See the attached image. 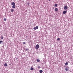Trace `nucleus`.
Wrapping results in <instances>:
<instances>
[{"mask_svg":"<svg viewBox=\"0 0 73 73\" xmlns=\"http://www.w3.org/2000/svg\"><path fill=\"white\" fill-rule=\"evenodd\" d=\"M39 46L38 44H37L35 46L36 49H38L39 48Z\"/></svg>","mask_w":73,"mask_h":73,"instance_id":"f257e3e1","label":"nucleus"},{"mask_svg":"<svg viewBox=\"0 0 73 73\" xmlns=\"http://www.w3.org/2000/svg\"><path fill=\"white\" fill-rule=\"evenodd\" d=\"M38 28V26H36L34 27L33 29L34 30H36V29H37Z\"/></svg>","mask_w":73,"mask_h":73,"instance_id":"f03ea898","label":"nucleus"},{"mask_svg":"<svg viewBox=\"0 0 73 73\" xmlns=\"http://www.w3.org/2000/svg\"><path fill=\"white\" fill-rule=\"evenodd\" d=\"M68 9V7L67 6H65L64 7V9L65 10H66Z\"/></svg>","mask_w":73,"mask_h":73,"instance_id":"7ed1b4c3","label":"nucleus"},{"mask_svg":"<svg viewBox=\"0 0 73 73\" xmlns=\"http://www.w3.org/2000/svg\"><path fill=\"white\" fill-rule=\"evenodd\" d=\"M66 13H67V11L66 10L64 11L63 12V14H65Z\"/></svg>","mask_w":73,"mask_h":73,"instance_id":"20e7f679","label":"nucleus"},{"mask_svg":"<svg viewBox=\"0 0 73 73\" xmlns=\"http://www.w3.org/2000/svg\"><path fill=\"white\" fill-rule=\"evenodd\" d=\"M67 68H65V70L66 71H68V70H69V67H67Z\"/></svg>","mask_w":73,"mask_h":73,"instance_id":"39448f33","label":"nucleus"},{"mask_svg":"<svg viewBox=\"0 0 73 73\" xmlns=\"http://www.w3.org/2000/svg\"><path fill=\"white\" fill-rule=\"evenodd\" d=\"M3 35H1V40H3Z\"/></svg>","mask_w":73,"mask_h":73,"instance_id":"423d86ee","label":"nucleus"},{"mask_svg":"<svg viewBox=\"0 0 73 73\" xmlns=\"http://www.w3.org/2000/svg\"><path fill=\"white\" fill-rule=\"evenodd\" d=\"M8 66V64H7L5 63L4 64V66Z\"/></svg>","mask_w":73,"mask_h":73,"instance_id":"0eeeda50","label":"nucleus"},{"mask_svg":"<svg viewBox=\"0 0 73 73\" xmlns=\"http://www.w3.org/2000/svg\"><path fill=\"white\" fill-rule=\"evenodd\" d=\"M55 11L56 12H57L58 11V9L57 8H56L55 9Z\"/></svg>","mask_w":73,"mask_h":73,"instance_id":"6e6552de","label":"nucleus"},{"mask_svg":"<svg viewBox=\"0 0 73 73\" xmlns=\"http://www.w3.org/2000/svg\"><path fill=\"white\" fill-rule=\"evenodd\" d=\"M12 5H15V2H13L12 3Z\"/></svg>","mask_w":73,"mask_h":73,"instance_id":"1a4fd4ad","label":"nucleus"},{"mask_svg":"<svg viewBox=\"0 0 73 73\" xmlns=\"http://www.w3.org/2000/svg\"><path fill=\"white\" fill-rule=\"evenodd\" d=\"M15 7H16V6L15 5H13L12 7L13 8H15Z\"/></svg>","mask_w":73,"mask_h":73,"instance_id":"9d476101","label":"nucleus"},{"mask_svg":"<svg viewBox=\"0 0 73 73\" xmlns=\"http://www.w3.org/2000/svg\"><path fill=\"white\" fill-rule=\"evenodd\" d=\"M11 11L12 12H14V10L13 9H11Z\"/></svg>","mask_w":73,"mask_h":73,"instance_id":"9b49d317","label":"nucleus"},{"mask_svg":"<svg viewBox=\"0 0 73 73\" xmlns=\"http://www.w3.org/2000/svg\"><path fill=\"white\" fill-rule=\"evenodd\" d=\"M36 61L37 62H40V59H37Z\"/></svg>","mask_w":73,"mask_h":73,"instance_id":"f8f14e48","label":"nucleus"},{"mask_svg":"<svg viewBox=\"0 0 73 73\" xmlns=\"http://www.w3.org/2000/svg\"><path fill=\"white\" fill-rule=\"evenodd\" d=\"M43 72V71H42V70H40V73H42Z\"/></svg>","mask_w":73,"mask_h":73,"instance_id":"ddd939ff","label":"nucleus"},{"mask_svg":"<svg viewBox=\"0 0 73 73\" xmlns=\"http://www.w3.org/2000/svg\"><path fill=\"white\" fill-rule=\"evenodd\" d=\"M65 65H68V62H66L65 63Z\"/></svg>","mask_w":73,"mask_h":73,"instance_id":"4468645a","label":"nucleus"},{"mask_svg":"<svg viewBox=\"0 0 73 73\" xmlns=\"http://www.w3.org/2000/svg\"><path fill=\"white\" fill-rule=\"evenodd\" d=\"M58 5L57 4H55V6L56 7H57Z\"/></svg>","mask_w":73,"mask_h":73,"instance_id":"2eb2a0df","label":"nucleus"},{"mask_svg":"<svg viewBox=\"0 0 73 73\" xmlns=\"http://www.w3.org/2000/svg\"><path fill=\"white\" fill-rule=\"evenodd\" d=\"M2 42H3L2 41H0V44H1Z\"/></svg>","mask_w":73,"mask_h":73,"instance_id":"dca6fc26","label":"nucleus"},{"mask_svg":"<svg viewBox=\"0 0 73 73\" xmlns=\"http://www.w3.org/2000/svg\"><path fill=\"white\" fill-rule=\"evenodd\" d=\"M33 68H32V67H31V69H30V70H33Z\"/></svg>","mask_w":73,"mask_h":73,"instance_id":"f3484780","label":"nucleus"},{"mask_svg":"<svg viewBox=\"0 0 73 73\" xmlns=\"http://www.w3.org/2000/svg\"><path fill=\"white\" fill-rule=\"evenodd\" d=\"M4 21H6V20H7V19H6V18H4Z\"/></svg>","mask_w":73,"mask_h":73,"instance_id":"a211bd4d","label":"nucleus"},{"mask_svg":"<svg viewBox=\"0 0 73 73\" xmlns=\"http://www.w3.org/2000/svg\"><path fill=\"white\" fill-rule=\"evenodd\" d=\"M60 40V38H58L57 39V40L58 41H59V40Z\"/></svg>","mask_w":73,"mask_h":73,"instance_id":"6ab92c4d","label":"nucleus"},{"mask_svg":"<svg viewBox=\"0 0 73 73\" xmlns=\"http://www.w3.org/2000/svg\"><path fill=\"white\" fill-rule=\"evenodd\" d=\"M25 50H26V51H28V49H25Z\"/></svg>","mask_w":73,"mask_h":73,"instance_id":"aec40b11","label":"nucleus"},{"mask_svg":"<svg viewBox=\"0 0 73 73\" xmlns=\"http://www.w3.org/2000/svg\"><path fill=\"white\" fill-rule=\"evenodd\" d=\"M23 44H25L26 43L25 42H24L23 43Z\"/></svg>","mask_w":73,"mask_h":73,"instance_id":"412c9836","label":"nucleus"},{"mask_svg":"<svg viewBox=\"0 0 73 73\" xmlns=\"http://www.w3.org/2000/svg\"><path fill=\"white\" fill-rule=\"evenodd\" d=\"M29 4H30V3H27V4L28 5H29Z\"/></svg>","mask_w":73,"mask_h":73,"instance_id":"4be33fe9","label":"nucleus"},{"mask_svg":"<svg viewBox=\"0 0 73 73\" xmlns=\"http://www.w3.org/2000/svg\"><path fill=\"white\" fill-rule=\"evenodd\" d=\"M41 68L40 67V66H38V68Z\"/></svg>","mask_w":73,"mask_h":73,"instance_id":"5701e85b","label":"nucleus"},{"mask_svg":"<svg viewBox=\"0 0 73 73\" xmlns=\"http://www.w3.org/2000/svg\"><path fill=\"white\" fill-rule=\"evenodd\" d=\"M30 24H31V22L30 23Z\"/></svg>","mask_w":73,"mask_h":73,"instance_id":"b1692460","label":"nucleus"},{"mask_svg":"<svg viewBox=\"0 0 73 73\" xmlns=\"http://www.w3.org/2000/svg\"><path fill=\"white\" fill-rule=\"evenodd\" d=\"M49 1H50V0H48Z\"/></svg>","mask_w":73,"mask_h":73,"instance_id":"393cba45","label":"nucleus"}]
</instances>
